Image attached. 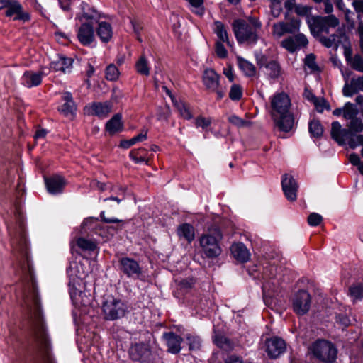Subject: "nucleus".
Instances as JSON below:
<instances>
[{"instance_id":"obj_1","label":"nucleus","mask_w":363,"mask_h":363,"mask_svg":"<svg viewBox=\"0 0 363 363\" xmlns=\"http://www.w3.org/2000/svg\"><path fill=\"white\" fill-rule=\"evenodd\" d=\"M30 336L42 363H55L48 328L40 308L39 298L35 295L29 308Z\"/></svg>"},{"instance_id":"obj_2","label":"nucleus","mask_w":363,"mask_h":363,"mask_svg":"<svg viewBox=\"0 0 363 363\" xmlns=\"http://www.w3.org/2000/svg\"><path fill=\"white\" fill-rule=\"evenodd\" d=\"M324 11L329 14L326 16H311L306 18V23L311 34L318 38V40L326 48L338 47L340 43L339 35L333 33L328 37L322 35L323 33L329 34L330 29L337 28L340 24L339 19L333 14V6L330 0H324Z\"/></svg>"},{"instance_id":"obj_3","label":"nucleus","mask_w":363,"mask_h":363,"mask_svg":"<svg viewBox=\"0 0 363 363\" xmlns=\"http://www.w3.org/2000/svg\"><path fill=\"white\" fill-rule=\"evenodd\" d=\"M272 117L281 131L289 132L294 125V118L290 112L291 100L284 93L274 94L271 99Z\"/></svg>"},{"instance_id":"obj_4","label":"nucleus","mask_w":363,"mask_h":363,"mask_svg":"<svg viewBox=\"0 0 363 363\" xmlns=\"http://www.w3.org/2000/svg\"><path fill=\"white\" fill-rule=\"evenodd\" d=\"M262 26L261 21L255 16H250L247 19H235L232 24L238 43L249 45L257 44Z\"/></svg>"},{"instance_id":"obj_5","label":"nucleus","mask_w":363,"mask_h":363,"mask_svg":"<svg viewBox=\"0 0 363 363\" xmlns=\"http://www.w3.org/2000/svg\"><path fill=\"white\" fill-rule=\"evenodd\" d=\"M223 239V234L218 227L208 228L199 238V244L201 252L208 258L218 257L222 252L220 242Z\"/></svg>"},{"instance_id":"obj_6","label":"nucleus","mask_w":363,"mask_h":363,"mask_svg":"<svg viewBox=\"0 0 363 363\" xmlns=\"http://www.w3.org/2000/svg\"><path fill=\"white\" fill-rule=\"evenodd\" d=\"M313 356L324 363H333L337 354L336 347L331 342L319 339L315 341L309 347Z\"/></svg>"},{"instance_id":"obj_7","label":"nucleus","mask_w":363,"mask_h":363,"mask_svg":"<svg viewBox=\"0 0 363 363\" xmlns=\"http://www.w3.org/2000/svg\"><path fill=\"white\" fill-rule=\"evenodd\" d=\"M102 311L105 320L113 321L125 317L128 306L124 301L111 296L104 301Z\"/></svg>"},{"instance_id":"obj_8","label":"nucleus","mask_w":363,"mask_h":363,"mask_svg":"<svg viewBox=\"0 0 363 363\" xmlns=\"http://www.w3.org/2000/svg\"><path fill=\"white\" fill-rule=\"evenodd\" d=\"M220 75L211 68L205 69L202 75L205 88L211 93H216L218 100H220L225 96V91L220 84Z\"/></svg>"},{"instance_id":"obj_9","label":"nucleus","mask_w":363,"mask_h":363,"mask_svg":"<svg viewBox=\"0 0 363 363\" xmlns=\"http://www.w3.org/2000/svg\"><path fill=\"white\" fill-rule=\"evenodd\" d=\"M311 296L306 290H300L295 294L292 306L294 311L298 315L306 314L311 307Z\"/></svg>"},{"instance_id":"obj_10","label":"nucleus","mask_w":363,"mask_h":363,"mask_svg":"<svg viewBox=\"0 0 363 363\" xmlns=\"http://www.w3.org/2000/svg\"><path fill=\"white\" fill-rule=\"evenodd\" d=\"M128 354L130 358L134 362L146 363L150 359L151 350L146 344L136 343L130 347Z\"/></svg>"},{"instance_id":"obj_11","label":"nucleus","mask_w":363,"mask_h":363,"mask_svg":"<svg viewBox=\"0 0 363 363\" xmlns=\"http://www.w3.org/2000/svg\"><path fill=\"white\" fill-rule=\"evenodd\" d=\"M5 16L13 17V20L28 21L30 18L28 13L23 11L22 5L17 1L12 0L11 2H4Z\"/></svg>"},{"instance_id":"obj_12","label":"nucleus","mask_w":363,"mask_h":363,"mask_svg":"<svg viewBox=\"0 0 363 363\" xmlns=\"http://www.w3.org/2000/svg\"><path fill=\"white\" fill-rule=\"evenodd\" d=\"M119 269L129 278L136 279L142 274L139 264L133 259L122 257L119 259Z\"/></svg>"},{"instance_id":"obj_13","label":"nucleus","mask_w":363,"mask_h":363,"mask_svg":"<svg viewBox=\"0 0 363 363\" xmlns=\"http://www.w3.org/2000/svg\"><path fill=\"white\" fill-rule=\"evenodd\" d=\"M308 40L306 35L298 33L294 36L289 37L281 41V46L291 53L302 48L306 47Z\"/></svg>"},{"instance_id":"obj_14","label":"nucleus","mask_w":363,"mask_h":363,"mask_svg":"<svg viewBox=\"0 0 363 363\" xmlns=\"http://www.w3.org/2000/svg\"><path fill=\"white\" fill-rule=\"evenodd\" d=\"M266 352L270 358L275 359L286 350V343L281 338L273 337L266 341Z\"/></svg>"},{"instance_id":"obj_15","label":"nucleus","mask_w":363,"mask_h":363,"mask_svg":"<svg viewBox=\"0 0 363 363\" xmlns=\"http://www.w3.org/2000/svg\"><path fill=\"white\" fill-rule=\"evenodd\" d=\"M282 189L289 201H294L297 198L298 184L291 175L285 174L281 180Z\"/></svg>"},{"instance_id":"obj_16","label":"nucleus","mask_w":363,"mask_h":363,"mask_svg":"<svg viewBox=\"0 0 363 363\" xmlns=\"http://www.w3.org/2000/svg\"><path fill=\"white\" fill-rule=\"evenodd\" d=\"M77 38L83 45H89L94 40V30L90 23H83L78 29Z\"/></svg>"},{"instance_id":"obj_17","label":"nucleus","mask_w":363,"mask_h":363,"mask_svg":"<svg viewBox=\"0 0 363 363\" xmlns=\"http://www.w3.org/2000/svg\"><path fill=\"white\" fill-rule=\"evenodd\" d=\"M43 76V73L42 72L26 71L21 79V84L27 88L37 86L41 84Z\"/></svg>"},{"instance_id":"obj_18","label":"nucleus","mask_w":363,"mask_h":363,"mask_svg":"<svg viewBox=\"0 0 363 363\" xmlns=\"http://www.w3.org/2000/svg\"><path fill=\"white\" fill-rule=\"evenodd\" d=\"M47 189L52 194H60L65 186V181L63 177L55 175L45 179Z\"/></svg>"},{"instance_id":"obj_19","label":"nucleus","mask_w":363,"mask_h":363,"mask_svg":"<svg viewBox=\"0 0 363 363\" xmlns=\"http://www.w3.org/2000/svg\"><path fill=\"white\" fill-rule=\"evenodd\" d=\"M91 114L99 118H106L112 111V105L108 101L95 102L91 105Z\"/></svg>"},{"instance_id":"obj_20","label":"nucleus","mask_w":363,"mask_h":363,"mask_svg":"<svg viewBox=\"0 0 363 363\" xmlns=\"http://www.w3.org/2000/svg\"><path fill=\"white\" fill-rule=\"evenodd\" d=\"M75 247H79L82 251L93 252L97 248V244L91 240L78 238L75 240V244L74 242H71V251L72 252L75 251L77 253H79Z\"/></svg>"},{"instance_id":"obj_21","label":"nucleus","mask_w":363,"mask_h":363,"mask_svg":"<svg viewBox=\"0 0 363 363\" xmlns=\"http://www.w3.org/2000/svg\"><path fill=\"white\" fill-rule=\"evenodd\" d=\"M230 251L233 257L238 261L246 262L250 259V252L242 242L233 244L230 247Z\"/></svg>"},{"instance_id":"obj_22","label":"nucleus","mask_w":363,"mask_h":363,"mask_svg":"<svg viewBox=\"0 0 363 363\" xmlns=\"http://www.w3.org/2000/svg\"><path fill=\"white\" fill-rule=\"evenodd\" d=\"M123 130V123L122 122V115L121 113L115 114L106 124V130L111 135Z\"/></svg>"},{"instance_id":"obj_23","label":"nucleus","mask_w":363,"mask_h":363,"mask_svg":"<svg viewBox=\"0 0 363 363\" xmlns=\"http://www.w3.org/2000/svg\"><path fill=\"white\" fill-rule=\"evenodd\" d=\"M163 337L167 342L168 352L176 354L180 351L181 340L179 335H177L174 333L170 332L164 333L163 335Z\"/></svg>"},{"instance_id":"obj_24","label":"nucleus","mask_w":363,"mask_h":363,"mask_svg":"<svg viewBox=\"0 0 363 363\" xmlns=\"http://www.w3.org/2000/svg\"><path fill=\"white\" fill-rule=\"evenodd\" d=\"M347 64L355 71L363 73V57L359 54L352 55L351 51L345 52Z\"/></svg>"},{"instance_id":"obj_25","label":"nucleus","mask_w":363,"mask_h":363,"mask_svg":"<svg viewBox=\"0 0 363 363\" xmlns=\"http://www.w3.org/2000/svg\"><path fill=\"white\" fill-rule=\"evenodd\" d=\"M72 64V60L69 57H60L57 60L50 64V67L55 71H61L63 73L69 72Z\"/></svg>"},{"instance_id":"obj_26","label":"nucleus","mask_w":363,"mask_h":363,"mask_svg":"<svg viewBox=\"0 0 363 363\" xmlns=\"http://www.w3.org/2000/svg\"><path fill=\"white\" fill-rule=\"evenodd\" d=\"M96 33L103 43H108L113 35L111 24L107 22H100Z\"/></svg>"},{"instance_id":"obj_27","label":"nucleus","mask_w":363,"mask_h":363,"mask_svg":"<svg viewBox=\"0 0 363 363\" xmlns=\"http://www.w3.org/2000/svg\"><path fill=\"white\" fill-rule=\"evenodd\" d=\"M213 30L218 38V40L217 41L225 42V43L228 45H229V46L231 45L229 41L228 34L226 28L222 22H220L219 21H215Z\"/></svg>"},{"instance_id":"obj_28","label":"nucleus","mask_w":363,"mask_h":363,"mask_svg":"<svg viewBox=\"0 0 363 363\" xmlns=\"http://www.w3.org/2000/svg\"><path fill=\"white\" fill-rule=\"evenodd\" d=\"M237 60L240 69L245 76L251 77L256 74V68L252 63L241 57H238Z\"/></svg>"},{"instance_id":"obj_29","label":"nucleus","mask_w":363,"mask_h":363,"mask_svg":"<svg viewBox=\"0 0 363 363\" xmlns=\"http://www.w3.org/2000/svg\"><path fill=\"white\" fill-rule=\"evenodd\" d=\"M82 11V17L89 21H94L97 22L101 17V13L94 8L83 2L81 5Z\"/></svg>"},{"instance_id":"obj_30","label":"nucleus","mask_w":363,"mask_h":363,"mask_svg":"<svg viewBox=\"0 0 363 363\" xmlns=\"http://www.w3.org/2000/svg\"><path fill=\"white\" fill-rule=\"evenodd\" d=\"M130 157L135 163L145 162L147 164L149 162V155L145 148L132 150L130 152Z\"/></svg>"},{"instance_id":"obj_31","label":"nucleus","mask_w":363,"mask_h":363,"mask_svg":"<svg viewBox=\"0 0 363 363\" xmlns=\"http://www.w3.org/2000/svg\"><path fill=\"white\" fill-rule=\"evenodd\" d=\"M293 33L291 26L285 22L274 23L272 26V34L274 37L280 38L285 33Z\"/></svg>"},{"instance_id":"obj_32","label":"nucleus","mask_w":363,"mask_h":363,"mask_svg":"<svg viewBox=\"0 0 363 363\" xmlns=\"http://www.w3.org/2000/svg\"><path fill=\"white\" fill-rule=\"evenodd\" d=\"M74 268H78V265L77 263L70 264L69 266L67 269V273L69 277V286H74V283L76 281V278L79 279H82L85 277L86 274L84 272H80L79 270H77V272H74Z\"/></svg>"},{"instance_id":"obj_33","label":"nucleus","mask_w":363,"mask_h":363,"mask_svg":"<svg viewBox=\"0 0 363 363\" xmlns=\"http://www.w3.org/2000/svg\"><path fill=\"white\" fill-rule=\"evenodd\" d=\"M344 133L345 130L342 129V126L338 121L332 123L331 136L333 139L342 144L344 141Z\"/></svg>"},{"instance_id":"obj_34","label":"nucleus","mask_w":363,"mask_h":363,"mask_svg":"<svg viewBox=\"0 0 363 363\" xmlns=\"http://www.w3.org/2000/svg\"><path fill=\"white\" fill-rule=\"evenodd\" d=\"M308 130L311 136L320 138L323 133V128L318 120L313 119L309 122Z\"/></svg>"},{"instance_id":"obj_35","label":"nucleus","mask_w":363,"mask_h":363,"mask_svg":"<svg viewBox=\"0 0 363 363\" xmlns=\"http://www.w3.org/2000/svg\"><path fill=\"white\" fill-rule=\"evenodd\" d=\"M359 111L355 105L350 102H347L343 106V117L346 120L351 121L357 116Z\"/></svg>"},{"instance_id":"obj_36","label":"nucleus","mask_w":363,"mask_h":363,"mask_svg":"<svg viewBox=\"0 0 363 363\" xmlns=\"http://www.w3.org/2000/svg\"><path fill=\"white\" fill-rule=\"evenodd\" d=\"M304 64L311 72H319L320 71L318 64L316 63L315 56L313 54H308L306 56Z\"/></svg>"},{"instance_id":"obj_37","label":"nucleus","mask_w":363,"mask_h":363,"mask_svg":"<svg viewBox=\"0 0 363 363\" xmlns=\"http://www.w3.org/2000/svg\"><path fill=\"white\" fill-rule=\"evenodd\" d=\"M347 126L349 131L352 134H356L363 130L362 121L360 118H358L357 116L352 119Z\"/></svg>"},{"instance_id":"obj_38","label":"nucleus","mask_w":363,"mask_h":363,"mask_svg":"<svg viewBox=\"0 0 363 363\" xmlns=\"http://www.w3.org/2000/svg\"><path fill=\"white\" fill-rule=\"evenodd\" d=\"M268 74L272 78H277L280 74L281 68L276 61L272 60L269 62L265 66Z\"/></svg>"},{"instance_id":"obj_39","label":"nucleus","mask_w":363,"mask_h":363,"mask_svg":"<svg viewBox=\"0 0 363 363\" xmlns=\"http://www.w3.org/2000/svg\"><path fill=\"white\" fill-rule=\"evenodd\" d=\"M349 294L354 301L362 299L363 298V284L352 285L349 289Z\"/></svg>"},{"instance_id":"obj_40","label":"nucleus","mask_w":363,"mask_h":363,"mask_svg":"<svg viewBox=\"0 0 363 363\" xmlns=\"http://www.w3.org/2000/svg\"><path fill=\"white\" fill-rule=\"evenodd\" d=\"M216 345L225 350H230L233 348V344L229 339L222 335H217L214 339Z\"/></svg>"},{"instance_id":"obj_41","label":"nucleus","mask_w":363,"mask_h":363,"mask_svg":"<svg viewBox=\"0 0 363 363\" xmlns=\"http://www.w3.org/2000/svg\"><path fill=\"white\" fill-rule=\"evenodd\" d=\"M135 68L137 72L140 74L147 76L150 74V69L147 65V62L144 56H141L138 60L135 65Z\"/></svg>"},{"instance_id":"obj_42","label":"nucleus","mask_w":363,"mask_h":363,"mask_svg":"<svg viewBox=\"0 0 363 363\" xmlns=\"http://www.w3.org/2000/svg\"><path fill=\"white\" fill-rule=\"evenodd\" d=\"M120 72L117 67L111 64L106 69V79L109 81H116L118 79Z\"/></svg>"},{"instance_id":"obj_43","label":"nucleus","mask_w":363,"mask_h":363,"mask_svg":"<svg viewBox=\"0 0 363 363\" xmlns=\"http://www.w3.org/2000/svg\"><path fill=\"white\" fill-rule=\"evenodd\" d=\"M213 118L211 117L206 118L202 116H198L194 122L196 128H201L203 130H207L208 127L211 125Z\"/></svg>"},{"instance_id":"obj_44","label":"nucleus","mask_w":363,"mask_h":363,"mask_svg":"<svg viewBox=\"0 0 363 363\" xmlns=\"http://www.w3.org/2000/svg\"><path fill=\"white\" fill-rule=\"evenodd\" d=\"M186 344L191 351L198 350L201 345V339L197 336L188 335L186 337Z\"/></svg>"},{"instance_id":"obj_45","label":"nucleus","mask_w":363,"mask_h":363,"mask_svg":"<svg viewBox=\"0 0 363 363\" xmlns=\"http://www.w3.org/2000/svg\"><path fill=\"white\" fill-rule=\"evenodd\" d=\"M183 237L189 242H191L195 238L194 228L187 223H183Z\"/></svg>"},{"instance_id":"obj_46","label":"nucleus","mask_w":363,"mask_h":363,"mask_svg":"<svg viewBox=\"0 0 363 363\" xmlns=\"http://www.w3.org/2000/svg\"><path fill=\"white\" fill-rule=\"evenodd\" d=\"M242 96V87L237 84H234L231 86L230 90L229 92V97L233 101H238Z\"/></svg>"},{"instance_id":"obj_47","label":"nucleus","mask_w":363,"mask_h":363,"mask_svg":"<svg viewBox=\"0 0 363 363\" xmlns=\"http://www.w3.org/2000/svg\"><path fill=\"white\" fill-rule=\"evenodd\" d=\"M77 109L74 101L65 102L59 109L65 116L73 115Z\"/></svg>"},{"instance_id":"obj_48","label":"nucleus","mask_w":363,"mask_h":363,"mask_svg":"<svg viewBox=\"0 0 363 363\" xmlns=\"http://www.w3.org/2000/svg\"><path fill=\"white\" fill-rule=\"evenodd\" d=\"M358 91L355 86L352 84V79L350 80V83L346 82L342 89V94L345 96H352Z\"/></svg>"},{"instance_id":"obj_49","label":"nucleus","mask_w":363,"mask_h":363,"mask_svg":"<svg viewBox=\"0 0 363 363\" xmlns=\"http://www.w3.org/2000/svg\"><path fill=\"white\" fill-rule=\"evenodd\" d=\"M223 41H216V53L220 58H225L228 55V51L225 49Z\"/></svg>"},{"instance_id":"obj_50","label":"nucleus","mask_w":363,"mask_h":363,"mask_svg":"<svg viewBox=\"0 0 363 363\" xmlns=\"http://www.w3.org/2000/svg\"><path fill=\"white\" fill-rule=\"evenodd\" d=\"M312 8L309 6L298 4L295 6V12L301 16H307L311 13Z\"/></svg>"},{"instance_id":"obj_51","label":"nucleus","mask_w":363,"mask_h":363,"mask_svg":"<svg viewBox=\"0 0 363 363\" xmlns=\"http://www.w3.org/2000/svg\"><path fill=\"white\" fill-rule=\"evenodd\" d=\"M323 220V217L321 215L312 213L308 217V223L311 226H317Z\"/></svg>"},{"instance_id":"obj_52","label":"nucleus","mask_w":363,"mask_h":363,"mask_svg":"<svg viewBox=\"0 0 363 363\" xmlns=\"http://www.w3.org/2000/svg\"><path fill=\"white\" fill-rule=\"evenodd\" d=\"M363 145V135H354L352 134V137L349 140V145L351 148L354 149L355 147Z\"/></svg>"},{"instance_id":"obj_53","label":"nucleus","mask_w":363,"mask_h":363,"mask_svg":"<svg viewBox=\"0 0 363 363\" xmlns=\"http://www.w3.org/2000/svg\"><path fill=\"white\" fill-rule=\"evenodd\" d=\"M228 121L238 127H244L247 125V124L248 123L247 121L242 119L241 118L235 115L230 116L228 118Z\"/></svg>"},{"instance_id":"obj_54","label":"nucleus","mask_w":363,"mask_h":363,"mask_svg":"<svg viewBox=\"0 0 363 363\" xmlns=\"http://www.w3.org/2000/svg\"><path fill=\"white\" fill-rule=\"evenodd\" d=\"M352 6L357 13V18L360 21L361 20V14L363 13V0H353Z\"/></svg>"},{"instance_id":"obj_55","label":"nucleus","mask_w":363,"mask_h":363,"mask_svg":"<svg viewBox=\"0 0 363 363\" xmlns=\"http://www.w3.org/2000/svg\"><path fill=\"white\" fill-rule=\"evenodd\" d=\"M282 11V8L279 2L274 1L271 5V13L274 18L279 16Z\"/></svg>"},{"instance_id":"obj_56","label":"nucleus","mask_w":363,"mask_h":363,"mask_svg":"<svg viewBox=\"0 0 363 363\" xmlns=\"http://www.w3.org/2000/svg\"><path fill=\"white\" fill-rule=\"evenodd\" d=\"M343 13H344L345 19L347 23L352 28H354L355 26V21L353 18V16H354L353 12H352L349 9H347L343 11Z\"/></svg>"},{"instance_id":"obj_57","label":"nucleus","mask_w":363,"mask_h":363,"mask_svg":"<svg viewBox=\"0 0 363 363\" xmlns=\"http://www.w3.org/2000/svg\"><path fill=\"white\" fill-rule=\"evenodd\" d=\"M349 160L350 163L354 166H357L360 172V167L363 165V162H361L359 155L355 153H352L350 155Z\"/></svg>"},{"instance_id":"obj_58","label":"nucleus","mask_w":363,"mask_h":363,"mask_svg":"<svg viewBox=\"0 0 363 363\" xmlns=\"http://www.w3.org/2000/svg\"><path fill=\"white\" fill-rule=\"evenodd\" d=\"M336 321L340 325H342L343 327H347L350 324V320L348 318L347 315H337L336 316Z\"/></svg>"},{"instance_id":"obj_59","label":"nucleus","mask_w":363,"mask_h":363,"mask_svg":"<svg viewBox=\"0 0 363 363\" xmlns=\"http://www.w3.org/2000/svg\"><path fill=\"white\" fill-rule=\"evenodd\" d=\"M100 217L102 220V221H104V223H123V221L122 220H119L118 218H106L105 216V213L104 211H102L101 213H100Z\"/></svg>"},{"instance_id":"obj_60","label":"nucleus","mask_w":363,"mask_h":363,"mask_svg":"<svg viewBox=\"0 0 363 363\" xmlns=\"http://www.w3.org/2000/svg\"><path fill=\"white\" fill-rule=\"evenodd\" d=\"M225 363H244L242 357L233 354L226 357Z\"/></svg>"},{"instance_id":"obj_61","label":"nucleus","mask_w":363,"mask_h":363,"mask_svg":"<svg viewBox=\"0 0 363 363\" xmlns=\"http://www.w3.org/2000/svg\"><path fill=\"white\" fill-rule=\"evenodd\" d=\"M352 84L355 86L357 91H363V76L357 78H352Z\"/></svg>"},{"instance_id":"obj_62","label":"nucleus","mask_w":363,"mask_h":363,"mask_svg":"<svg viewBox=\"0 0 363 363\" xmlns=\"http://www.w3.org/2000/svg\"><path fill=\"white\" fill-rule=\"evenodd\" d=\"M275 270L276 269L274 267H270L269 269H264L262 276V279H267L272 278V277L274 276V272Z\"/></svg>"},{"instance_id":"obj_63","label":"nucleus","mask_w":363,"mask_h":363,"mask_svg":"<svg viewBox=\"0 0 363 363\" xmlns=\"http://www.w3.org/2000/svg\"><path fill=\"white\" fill-rule=\"evenodd\" d=\"M357 32L359 35V46L362 53L363 54V21L359 22Z\"/></svg>"},{"instance_id":"obj_64","label":"nucleus","mask_w":363,"mask_h":363,"mask_svg":"<svg viewBox=\"0 0 363 363\" xmlns=\"http://www.w3.org/2000/svg\"><path fill=\"white\" fill-rule=\"evenodd\" d=\"M136 143L135 140L133 138H132L130 140H121L120 143V147L124 149H128L132 145H135Z\"/></svg>"}]
</instances>
